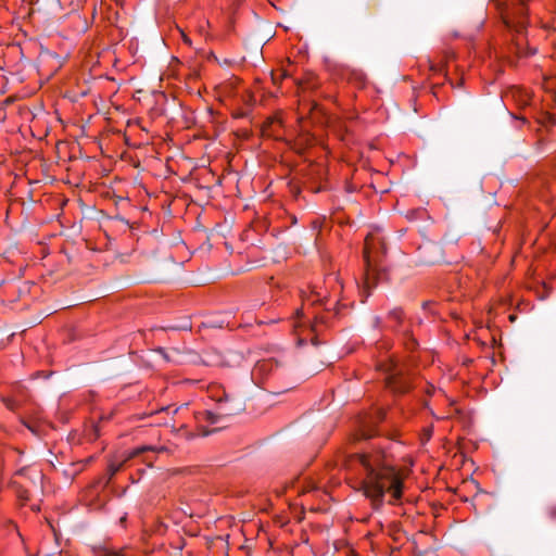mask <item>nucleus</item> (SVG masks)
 I'll return each mask as SVG.
<instances>
[{
  "instance_id": "obj_5",
  "label": "nucleus",
  "mask_w": 556,
  "mask_h": 556,
  "mask_svg": "<svg viewBox=\"0 0 556 556\" xmlns=\"http://www.w3.org/2000/svg\"><path fill=\"white\" fill-rule=\"evenodd\" d=\"M386 370L389 372L386 378L388 388L397 393H404L408 390L407 382L403 380V378L400 376L397 369L393 364Z\"/></svg>"
},
{
  "instance_id": "obj_10",
  "label": "nucleus",
  "mask_w": 556,
  "mask_h": 556,
  "mask_svg": "<svg viewBox=\"0 0 556 556\" xmlns=\"http://www.w3.org/2000/svg\"><path fill=\"white\" fill-rule=\"evenodd\" d=\"M374 434H375V431L372 429H369V430L363 429V430H361L357 439H368V438H371Z\"/></svg>"
},
{
  "instance_id": "obj_9",
  "label": "nucleus",
  "mask_w": 556,
  "mask_h": 556,
  "mask_svg": "<svg viewBox=\"0 0 556 556\" xmlns=\"http://www.w3.org/2000/svg\"><path fill=\"white\" fill-rule=\"evenodd\" d=\"M26 472L33 473L39 479L42 478L41 472L39 470H37L36 468L22 469V470L17 471L15 476L23 477Z\"/></svg>"
},
{
  "instance_id": "obj_7",
  "label": "nucleus",
  "mask_w": 556,
  "mask_h": 556,
  "mask_svg": "<svg viewBox=\"0 0 556 556\" xmlns=\"http://www.w3.org/2000/svg\"><path fill=\"white\" fill-rule=\"evenodd\" d=\"M100 556H134L130 549H121V551H105Z\"/></svg>"
},
{
  "instance_id": "obj_2",
  "label": "nucleus",
  "mask_w": 556,
  "mask_h": 556,
  "mask_svg": "<svg viewBox=\"0 0 556 556\" xmlns=\"http://www.w3.org/2000/svg\"><path fill=\"white\" fill-rule=\"evenodd\" d=\"M364 495L369 500L374 509H380L384 503L390 505H403L404 502L413 503L412 500L404 496V489H361Z\"/></svg>"
},
{
  "instance_id": "obj_13",
  "label": "nucleus",
  "mask_w": 556,
  "mask_h": 556,
  "mask_svg": "<svg viewBox=\"0 0 556 556\" xmlns=\"http://www.w3.org/2000/svg\"><path fill=\"white\" fill-rule=\"evenodd\" d=\"M206 420L211 421V422H216V418H215V415L211 412H206Z\"/></svg>"
},
{
  "instance_id": "obj_1",
  "label": "nucleus",
  "mask_w": 556,
  "mask_h": 556,
  "mask_svg": "<svg viewBox=\"0 0 556 556\" xmlns=\"http://www.w3.org/2000/svg\"><path fill=\"white\" fill-rule=\"evenodd\" d=\"M350 466L359 467L363 475L361 486H403L409 469H396L391 466L384 453L374 451L351 456Z\"/></svg>"
},
{
  "instance_id": "obj_14",
  "label": "nucleus",
  "mask_w": 556,
  "mask_h": 556,
  "mask_svg": "<svg viewBox=\"0 0 556 556\" xmlns=\"http://www.w3.org/2000/svg\"><path fill=\"white\" fill-rule=\"evenodd\" d=\"M182 38H184V41H185L186 43H188V45H190V43H191V42H190V40H189V38H188L185 34H182Z\"/></svg>"
},
{
  "instance_id": "obj_3",
  "label": "nucleus",
  "mask_w": 556,
  "mask_h": 556,
  "mask_svg": "<svg viewBox=\"0 0 556 556\" xmlns=\"http://www.w3.org/2000/svg\"><path fill=\"white\" fill-rule=\"evenodd\" d=\"M147 451H155V448L153 446L143 445L129 451L113 454L108 462L105 472V476L108 477L106 482L112 479V477L123 467L126 462L141 455Z\"/></svg>"
},
{
  "instance_id": "obj_6",
  "label": "nucleus",
  "mask_w": 556,
  "mask_h": 556,
  "mask_svg": "<svg viewBox=\"0 0 556 556\" xmlns=\"http://www.w3.org/2000/svg\"><path fill=\"white\" fill-rule=\"evenodd\" d=\"M389 319L395 324H401L403 319V312L400 308H394L389 313Z\"/></svg>"
},
{
  "instance_id": "obj_15",
  "label": "nucleus",
  "mask_w": 556,
  "mask_h": 556,
  "mask_svg": "<svg viewBox=\"0 0 556 556\" xmlns=\"http://www.w3.org/2000/svg\"><path fill=\"white\" fill-rule=\"evenodd\" d=\"M521 43H522V42L520 41V39H519V37H518V38L516 39V46H517V47H520V46H521Z\"/></svg>"
},
{
  "instance_id": "obj_12",
  "label": "nucleus",
  "mask_w": 556,
  "mask_h": 556,
  "mask_svg": "<svg viewBox=\"0 0 556 556\" xmlns=\"http://www.w3.org/2000/svg\"><path fill=\"white\" fill-rule=\"evenodd\" d=\"M270 365L269 363L267 362H263V363H257V365L255 366L254 368V371H261L264 367Z\"/></svg>"
},
{
  "instance_id": "obj_8",
  "label": "nucleus",
  "mask_w": 556,
  "mask_h": 556,
  "mask_svg": "<svg viewBox=\"0 0 556 556\" xmlns=\"http://www.w3.org/2000/svg\"><path fill=\"white\" fill-rule=\"evenodd\" d=\"M17 500L20 501V503L22 505H25L26 502L29 500V496H28V489H18V492H17Z\"/></svg>"
},
{
  "instance_id": "obj_4",
  "label": "nucleus",
  "mask_w": 556,
  "mask_h": 556,
  "mask_svg": "<svg viewBox=\"0 0 556 556\" xmlns=\"http://www.w3.org/2000/svg\"><path fill=\"white\" fill-rule=\"evenodd\" d=\"M384 242L378 233L372 232L365 238L363 254L367 271H369L374 264L377 262L379 254H384Z\"/></svg>"
},
{
  "instance_id": "obj_16",
  "label": "nucleus",
  "mask_w": 556,
  "mask_h": 556,
  "mask_svg": "<svg viewBox=\"0 0 556 556\" xmlns=\"http://www.w3.org/2000/svg\"><path fill=\"white\" fill-rule=\"evenodd\" d=\"M536 53V49H531L529 50V52L527 54H535Z\"/></svg>"
},
{
  "instance_id": "obj_18",
  "label": "nucleus",
  "mask_w": 556,
  "mask_h": 556,
  "mask_svg": "<svg viewBox=\"0 0 556 556\" xmlns=\"http://www.w3.org/2000/svg\"><path fill=\"white\" fill-rule=\"evenodd\" d=\"M14 483H15V484H22L23 482H22V481H17V480H15V481H14Z\"/></svg>"
},
{
  "instance_id": "obj_11",
  "label": "nucleus",
  "mask_w": 556,
  "mask_h": 556,
  "mask_svg": "<svg viewBox=\"0 0 556 556\" xmlns=\"http://www.w3.org/2000/svg\"><path fill=\"white\" fill-rule=\"evenodd\" d=\"M430 70L432 72L440 73V72L443 71V65L442 64L430 63Z\"/></svg>"
},
{
  "instance_id": "obj_17",
  "label": "nucleus",
  "mask_w": 556,
  "mask_h": 556,
  "mask_svg": "<svg viewBox=\"0 0 556 556\" xmlns=\"http://www.w3.org/2000/svg\"><path fill=\"white\" fill-rule=\"evenodd\" d=\"M31 508H33L34 510H40V507H39V506H36V505H31Z\"/></svg>"
}]
</instances>
